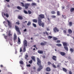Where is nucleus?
Segmentation results:
<instances>
[{"label":"nucleus","mask_w":74,"mask_h":74,"mask_svg":"<svg viewBox=\"0 0 74 74\" xmlns=\"http://www.w3.org/2000/svg\"><path fill=\"white\" fill-rule=\"evenodd\" d=\"M17 39V36L16 35V34H15L14 35V41H15Z\"/></svg>","instance_id":"nucleus-12"},{"label":"nucleus","mask_w":74,"mask_h":74,"mask_svg":"<svg viewBox=\"0 0 74 74\" xmlns=\"http://www.w3.org/2000/svg\"><path fill=\"white\" fill-rule=\"evenodd\" d=\"M70 51H71V52H73L74 51V50L72 48H70Z\"/></svg>","instance_id":"nucleus-32"},{"label":"nucleus","mask_w":74,"mask_h":74,"mask_svg":"<svg viewBox=\"0 0 74 74\" xmlns=\"http://www.w3.org/2000/svg\"><path fill=\"white\" fill-rule=\"evenodd\" d=\"M27 67H30V66H31V65H30V64H27Z\"/></svg>","instance_id":"nucleus-44"},{"label":"nucleus","mask_w":74,"mask_h":74,"mask_svg":"<svg viewBox=\"0 0 74 74\" xmlns=\"http://www.w3.org/2000/svg\"><path fill=\"white\" fill-rule=\"evenodd\" d=\"M4 16H5L6 18H8L9 17V15L7 13H3Z\"/></svg>","instance_id":"nucleus-13"},{"label":"nucleus","mask_w":74,"mask_h":74,"mask_svg":"<svg viewBox=\"0 0 74 74\" xmlns=\"http://www.w3.org/2000/svg\"><path fill=\"white\" fill-rule=\"evenodd\" d=\"M17 9H18V10H21L22 9V8L18 6L17 7Z\"/></svg>","instance_id":"nucleus-28"},{"label":"nucleus","mask_w":74,"mask_h":74,"mask_svg":"<svg viewBox=\"0 0 74 74\" xmlns=\"http://www.w3.org/2000/svg\"><path fill=\"white\" fill-rule=\"evenodd\" d=\"M31 24V22L29 21H28V23H27V26H29Z\"/></svg>","instance_id":"nucleus-25"},{"label":"nucleus","mask_w":74,"mask_h":74,"mask_svg":"<svg viewBox=\"0 0 74 74\" xmlns=\"http://www.w3.org/2000/svg\"><path fill=\"white\" fill-rule=\"evenodd\" d=\"M63 33H64L65 34H66V30H64L63 31Z\"/></svg>","instance_id":"nucleus-48"},{"label":"nucleus","mask_w":74,"mask_h":74,"mask_svg":"<svg viewBox=\"0 0 74 74\" xmlns=\"http://www.w3.org/2000/svg\"><path fill=\"white\" fill-rule=\"evenodd\" d=\"M46 71H51V69L49 67H47L46 68Z\"/></svg>","instance_id":"nucleus-18"},{"label":"nucleus","mask_w":74,"mask_h":74,"mask_svg":"<svg viewBox=\"0 0 74 74\" xmlns=\"http://www.w3.org/2000/svg\"><path fill=\"white\" fill-rule=\"evenodd\" d=\"M56 45H57V46H58V47H61L62 44H56Z\"/></svg>","instance_id":"nucleus-23"},{"label":"nucleus","mask_w":74,"mask_h":74,"mask_svg":"<svg viewBox=\"0 0 74 74\" xmlns=\"http://www.w3.org/2000/svg\"><path fill=\"white\" fill-rule=\"evenodd\" d=\"M57 67H60V65H58L57 66Z\"/></svg>","instance_id":"nucleus-55"},{"label":"nucleus","mask_w":74,"mask_h":74,"mask_svg":"<svg viewBox=\"0 0 74 74\" xmlns=\"http://www.w3.org/2000/svg\"><path fill=\"white\" fill-rule=\"evenodd\" d=\"M27 42L26 40H25L23 41V44H24V48L23 49V51L24 52H26V48H25V47L27 46Z\"/></svg>","instance_id":"nucleus-4"},{"label":"nucleus","mask_w":74,"mask_h":74,"mask_svg":"<svg viewBox=\"0 0 74 74\" xmlns=\"http://www.w3.org/2000/svg\"><path fill=\"white\" fill-rule=\"evenodd\" d=\"M69 74H72V72H71V71H70L69 72Z\"/></svg>","instance_id":"nucleus-46"},{"label":"nucleus","mask_w":74,"mask_h":74,"mask_svg":"<svg viewBox=\"0 0 74 74\" xmlns=\"http://www.w3.org/2000/svg\"><path fill=\"white\" fill-rule=\"evenodd\" d=\"M33 70H35L36 69V67L35 66H34L33 68Z\"/></svg>","instance_id":"nucleus-49"},{"label":"nucleus","mask_w":74,"mask_h":74,"mask_svg":"<svg viewBox=\"0 0 74 74\" xmlns=\"http://www.w3.org/2000/svg\"><path fill=\"white\" fill-rule=\"evenodd\" d=\"M33 26H34V27H37V26L36 25V24L33 23Z\"/></svg>","instance_id":"nucleus-39"},{"label":"nucleus","mask_w":74,"mask_h":74,"mask_svg":"<svg viewBox=\"0 0 74 74\" xmlns=\"http://www.w3.org/2000/svg\"><path fill=\"white\" fill-rule=\"evenodd\" d=\"M47 63L48 64V65H50V64H51V63L50 62H47Z\"/></svg>","instance_id":"nucleus-41"},{"label":"nucleus","mask_w":74,"mask_h":74,"mask_svg":"<svg viewBox=\"0 0 74 74\" xmlns=\"http://www.w3.org/2000/svg\"><path fill=\"white\" fill-rule=\"evenodd\" d=\"M16 23L17 24V25H20V23H19L18 22H16Z\"/></svg>","instance_id":"nucleus-45"},{"label":"nucleus","mask_w":74,"mask_h":74,"mask_svg":"<svg viewBox=\"0 0 74 74\" xmlns=\"http://www.w3.org/2000/svg\"><path fill=\"white\" fill-rule=\"evenodd\" d=\"M19 63L21 64H23L24 62H23V61L21 60L20 61H19Z\"/></svg>","instance_id":"nucleus-19"},{"label":"nucleus","mask_w":74,"mask_h":74,"mask_svg":"<svg viewBox=\"0 0 74 74\" xmlns=\"http://www.w3.org/2000/svg\"><path fill=\"white\" fill-rule=\"evenodd\" d=\"M51 13L52 14H56V12H55V11H52L51 12Z\"/></svg>","instance_id":"nucleus-29"},{"label":"nucleus","mask_w":74,"mask_h":74,"mask_svg":"<svg viewBox=\"0 0 74 74\" xmlns=\"http://www.w3.org/2000/svg\"><path fill=\"white\" fill-rule=\"evenodd\" d=\"M62 70L64 71V72H67V69H66L63 68H62Z\"/></svg>","instance_id":"nucleus-22"},{"label":"nucleus","mask_w":74,"mask_h":74,"mask_svg":"<svg viewBox=\"0 0 74 74\" xmlns=\"http://www.w3.org/2000/svg\"><path fill=\"white\" fill-rule=\"evenodd\" d=\"M22 49L21 48L20 49V52H22Z\"/></svg>","instance_id":"nucleus-56"},{"label":"nucleus","mask_w":74,"mask_h":74,"mask_svg":"<svg viewBox=\"0 0 74 74\" xmlns=\"http://www.w3.org/2000/svg\"><path fill=\"white\" fill-rule=\"evenodd\" d=\"M53 40H58V38L56 37H54L53 38Z\"/></svg>","instance_id":"nucleus-24"},{"label":"nucleus","mask_w":74,"mask_h":74,"mask_svg":"<svg viewBox=\"0 0 74 74\" xmlns=\"http://www.w3.org/2000/svg\"><path fill=\"white\" fill-rule=\"evenodd\" d=\"M53 67H54V68H56V66L55 65H53Z\"/></svg>","instance_id":"nucleus-50"},{"label":"nucleus","mask_w":74,"mask_h":74,"mask_svg":"<svg viewBox=\"0 0 74 74\" xmlns=\"http://www.w3.org/2000/svg\"><path fill=\"white\" fill-rule=\"evenodd\" d=\"M46 34L47 35H48V32H46Z\"/></svg>","instance_id":"nucleus-62"},{"label":"nucleus","mask_w":74,"mask_h":74,"mask_svg":"<svg viewBox=\"0 0 74 74\" xmlns=\"http://www.w3.org/2000/svg\"><path fill=\"white\" fill-rule=\"evenodd\" d=\"M38 52L40 54H42V53H43V51L42 50H38Z\"/></svg>","instance_id":"nucleus-14"},{"label":"nucleus","mask_w":74,"mask_h":74,"mask_svg":"<svg viewBox=\"0 0 74 74\" xmlns=\"http://www.w3.org/2000/svg\"><path fill=\"white\" fill-rule=\"evenodd\" d=\"M34 47H35V48H36V45H34L33 46Z\"/></svg>","instance_id":"nucleus-60"},{"label":"nucleus","mask_w":74,"mask_h":74,"mask_svg":"<svg viewBox=\"0 0 74 74\" xmlns=\"http://www.w3.org/2000/svg\"><path fill=\"white\" fill-rule=\"evenodd\" d=\"M73 32V31L71 29H69L68 30V33H69L70 34H71L72 33V32Z\"/></svg>","instance_id":"nucleus-20"},{"label":"nucleus","mask_w":74,"mask_h":74,"mask_svg":"<svg viewBox=\"0 0 74 74\" xmlns=\"http://www.w3.org/2000/svg\"><path fill=\"white\" fill-rule=\"evenodd\" d=\"M43 58H45V56H43Z\"/></svg>","instance_id":"nucleus-63"},{"label":"nucleus","mask_w":74,"mask_h":74,"mask_svg":"<svg viewBox=\"0 0 74 74\" xmlns=\"http://www.w3.org/2000/svg\"><path fill=\"white\" fill-rule=\"evenodd\" d=\"M27 1H32L33 0H27Z\"/></svg>","instance_id":"nucleus-51"},{"label":"nucleus","mask_w":74,"mask_h":74,"mask_svg":"<svg viewBox=\"0 0 74 74\" xmlns=\"http://www.w3.org/2000/svg\"><path fill=\"white\" fill-rule=\"evenodd\" d=\"M72 24H73V23H72V22H70L69 23V25L70 26H72Z\"/></svg>","instance_id":"nucleus-31"},{"label":"nucleus","mask_w":74,"mask_h":74,"mask_svg":"<svg viewBox=\"0 0 74 74\" xmlns=\"http://www.w3.org/2000/svg\"><path fill=\"white\" fill-rule=\"evenodd\" d=\"M10 45H12V43L10 42Z\"/></svg>","instance_id":"nucleus-57"},{"label":"nucleus","mask_w":74,"mask_h":74,"mask_svg":"<svg viewBox=\"0 0 74 74\" xmlns=\"http://www.w3.org/2000/svg\"><path fill=\"white\" fill-rule=\"evenodd\" d=\"M23 12H24L25 14H28V12H27L25 10H24Z\"/></svg>","instance_id":"nucleus-30"},{"label":"nucleus","mask_w":74,"mask_h":74,"mask_svg":"<svg viewBox=\"0 0 74 74\" xmlns=\"http://www.w3.org/2000/svg\"><path fill=\"white\" fill-rule=\"evenodd\" d=\"M46 44H47V42H44V43L42 42L40 43V45L43 46H44L45 45H46Z\"/></svg>","instance_id":"nucleus-15"},{"label":"nucleus","mask_w":74,"mask_h":74,"mask_svg":"<svg viewBox=\"0 0 74 74\" xmlns=\"http://www.w3.org/2000/svg\"><path fill=\"white\" fill-rule=\"evenodd\" d=\"M21 4L22 5V7H25V5L24 4V3L23 2H21Z\"/></svg>","instance_id":"nucleus-34"},{"label":"nucleus","mask_w":74,"mask_h":74,"mask_svg":"<svg viewBox=\"0 0 74 74\" xmlns=\"http://www.w3.org/2000/svg\"><path fill=\"white\" fill-rule=\"evenodd\" d=\"M60 54L62 56H66V53L64 52H60Z\"/></svg>","instance_id":"nucleus-10"},{"label":"nucleus","mask_w":74,"mask_h":74,"mask_svg":"<svg viewBox=\"0 0 74 74\" xmlns=\"http://www.w3.org/2000/svg\"><path fill=\"white\" fill-rule=\"evenodd\" d=\"M28 12L29 14H32V12L30 11V10H28Z\"/></svg>","instance_id":"nucleus-43"},{"label":"nucleus","mask_w":74,"mask_h":74,"mask_svg":"<svg viewBox=\"0 0 74 74\" xmlns=\"http://www.w3.org/2000/svg\"><path fill=\"white\" fill-rule=\"evenodd\" d=\"M62 44L65 50L67 52L69 51V48L67 47V43L66 42H62Z\"/></svg>","instance_id":"nucleus-3"},{"label":"nucleus","mask_w":74,"mask_h":74,"mask_svg":"<svg viewBox=\"0 0 74 74\" xmlns=\"http://www.w3.org/2000/svg\"><path fill=\"white\" fill-rule=\"evenodd\" d=\"M30 5V3H26L25 4L24 7L25 9H27Z\"/></svg>","instance_id":"nucleus-5"},{"label":"nucleus","mask_w":74,"mask_h":74,"mask_svg":"<svg viewBox=\"0 0 74 74\" xmlns=\"http://www.w3.org/2000/svg\"><path fill=\"white\" fill-rule=\"evenodd\" d=\"M56 17V16L55 15H52L51 16V18H55Z\"/></svg>","instance_id":"nucleus-42"},{"label":"nucleus","mask_w":74,"mask_h":74,"mask_svg":"<svg viewBox=\"0 0 74 74\" xmlns=\"http://www.w3.org/2000/svg\"><path fill=\"white\" fill-rule=\"evenodd\" d=\"M7 2H10V0H5Z\"/></svg>","instance_id":"nucleus-54"},{"label":"nucleus","mask_w":74,"mask_h":74,"mask_svg":"<svg viewBox=\"0 0 74 74\" xmlns=\"http://www.w3.org/2000/svg\"><path fill=\"white\" fill-rule=\"evenodd\" d=\"M10 32H9L8 34L9 37H10V36H12V34H10Z\"/></svg>","instance_id":"nucleus-40"},{"label":"nucleus","mask_w":74,"mask_h":74,"mask_svg":"<svg viewBox=\"0 0 74 74\" xmlns=\"http://www.w3.org/2000/svg\"><path fill=\"white\" fill-rule=\"evenodd\" d=\"M0 67H3V65H0Z\"/></svg>","instance_id":"nucleus-58"},{"label":"nucleus","mask_w":74,"mask_h":74,"mask_svg":"<svg viewBox=\"0 0 74 74\" xmlns=\"http://www.w3.org/2000/svg\"><path fill=\"white\" fill-rule=\"evenodd\" d=\"M57 15L58 16H60V12L59 11H58L57 12Z\"/></svg>","instance_id":"nucleus-27"},{"label":"nucleus","mask_w":74,"mask_h":74,"mask_svg":"<svg viewBox=\"0 0 74 74\" xmlns=\"http://www.w3.org/2000/svg\"><path fill=\"white\" fill-rule=\"evenodd\" d=\"M32 5L33 6V5H37V4L36 3H33L32 4Z\"/></svg>","instance_id":"nucleus-35"},{"label":"nucleus","mask_w":74,"mask_h":74,"mask_svg":"<svg viewBox=\"0 0 74 74\" xmlns=\"http://www.w3.org/2000/svg\"><path fill=\"white\" fill-rule=\"evenodd\" d=\"M47 31H49V28H47Z\"/></svg>","instance_id":"nucleus-53"},{"label":"nucleus","mask_w":74,"mask_h":74,"mask_svg":"<svg viewBox=\"0 0 74 74\" xmlns=\"http://www.w3.org/2000/svg\"><path fill=\"white\" fill-rule=\"evenodd\" d=\"M62 9H64V7L63 6L62 7Z\"/></svg>","instance_id":"nucleus-64"},{"label":"nucleus","mask_w":74,"mask_h":74,"mask_svg":"<svg viewBox=\"0 0 74 74\" xmlns=\"http://www.w3.org/2000/svg\"><path fill=\"white\" fill-rule=\"evenodd\" d=\"M70 11H71V12H73V11H74V8H71V9Z\"/></svg>","instance_id":"nucleus-26"},{"label":"nucleus","mask_w":74,"mask_h":74,"mask_svg":"<svg viewBox=\"0 0 74 74\" xmlns=\"http://www.w3.org/2000/svg\"><path fill=\"white\" fill-rule=\"evenodd\" d=\"M33 22L35 23H37V19H34L32 20Z\"/></svg>","instance_id":"nucleus-17"},{"label":"nucleus","mask_w":74,"mask_h":74,"mask_svg":"<svg viewBox=\"0 0 74 74\" xmlns=\"http://www.w3.org/2000/svg\"><path fill=\"white\" fill-rule=\"evenodd\" d=\"M4 37L5 38V39H7V36H4Z\"/></svg>","instance_id":"nucleus-47"},{"label":"nucleus","mask_w":74,"mask_h":74,"mask_svg":"<svg viewBox=\"0 0 74 74\" xmlns=\"http://www.w3.org/2000/svg\"><path fill=\"white\" fill-rule=\"evenodd\" d=\"M52 38V36H49L48 37V38H49L50 39H51V38Z\"/></svg>","instance_id":"nucleus-37"},{"label":"nucleus","mask_w":74,"mask_h":74,"mask_svg":"<svg viewBox=\"0 0 74 74\" xmlns=\"http://www.w3.org/2000/svg\"><path fill=\"white\" fill-rule=\"evenodd\" d=\"M45 19V16L44 15L41 14L39 15V17H38V24L40 26H42L44 27V23H42V19Z\"/></svg>","instance_id":"nucleus-1"},{"label":"nucleus","mask_w":74,"mask_h":74,"mask_svg":"<svg viewBox=\"0 0 74 74\" xmlns=\"http://www.w3.org/2000/svg\"><path fill=\"white\" fill-rule=\"evenodd\" d=\"M53 31L54 33H56V32H58L59 31V29L57 27H55L53 29Z\"/></svg>","instance_id":"nucleus-6"},{"label":"nucleus","mask_w":74,"mask_h":74,"mask_svg":"<svg viewBox=\"0 0 74 74\" xmlns=\"http://www.w3.org/2000/svg\"><path fill=\"white\" fill-rule=\"evenodd\" d=\"M18 42L17 43H18V44H21V39H20V38H19V37L18 38Z\"/></svg>","instance_id":"nucleus-21"},{"label":"nucleus","mask_w":74,"mask_h":74,"mask_svg":"<svg viewBox=\"0 0 74 74\" xmlns=\"http://www.w3.org/2000/svg\"><path fill=\"white\" fill-rule=\"evenodd\" d=\"M7 7H10V5H7Z\"/></svg>","instance_id":"nucleus-61"},{"label":"nucleus","mask_w":74,"mask_h":74,"mask_svg":"<svg viewBox=\"0 0 74 74\" xmlns=\"http://www.w3.org/2000/svg\"><path fill=\"white\" fill-rule=\"evenodd\" d=\"M56 43H60V40H58L56 41Z\"/></svg>","instance_id":"nucleus-38"},{"label":"nucleus","mask_w":74,"mask_h":74,"mask_svg":"<svg viewBox=\"0 0 74 74\" xmlns=\"http://www.w3.org/2000/svg\"><path fill=\"white\" fill-rule=\"evenodd\" d=\"M51 58L52 59H53V60H54V61H56L57 59V57L56 56H53Z\"/></svg>","instance_id":"nucleus-8"},{"label":"nucleus","mask_w":74,"mask_h":74,"mask_svg":"<svg viewBox=\"0 0 74 74\" xmlns=\"http://www.w3.org/2000/svg\"><path fill=\"white\" fill-rule=\"evenodd\" d=\"M37 64L39 67V68L37 69V71H40L43 69V66L41 65V60L39 58H37Z\"/></svg>","instance_id":"nucleus-2"},{"label":"nucleus","mask_w":74,"mask_h":74,"mask_svg":"<svg viewBox=\"0 0 74 74\" xmlns=\"http://www.w3.org/2000/svg\"><path fill=\"white\" fill-rule=\"evenodd\" d=\"M27 22L26 21H25V22H23V23H27Z\"/></svg>","instance_id":"nucleus-52"},{"label":"nucleus","mask_w":74,"mask_h":74,"mask_svg":"<svg viewBox=\"0 0 74 74\" xmlns=\"http://www.w3.org/2000/svg\"><path fill=\"white\" fill-rule=\"evenodd\" d=\"M15 28L16 31L18 32L21 34V32H20V30H19V27L18 26H15Z\"/></svg>","instance_id":"nucleus-7"},{"label":"nucleus","mask_w":74,"mask_h":74,"mask_svg":"<svg viewBox=\"0 0 74 74\" xmlns=\"http://www.w3.org/2000/svg\"><path fill=\"white\" fill-rule=\"evenodd\" d=\"M29 63L30 64H32V63H33V60H31L29 62Z\"/></svg>","instance_id":"nucleus-33"},{"label":"nucleus","mask_w":74,"mask_h":74,"mask_svg":"<svg viewBox=\"0 0 74 74\" xmlns=\"http://www.w3.org/2000/svg\"><path fill=\"white\" fill-rule=\"evenodd\" d=\"M27 29H25L24 30V32H26Z\"/></svg>","instance_id":"nucleus-59"},{"label":"nucleus","mask_w":74,"mask_h":74,"mask_svg":"<svg viewBox=\"0 0 74 74\" xmlns=\"http://www.w3.org/2000/svg\"><path fill=\"white\" fill-rule=\"evenodd\" d=\"M17 18L18 19H20L21 20L23 19V17H22V16L18 15L17 17Z\"/></svg>","instance_id":"nucleus-11"},{"label":"nucleus","mask_w":74,"mask_h":74,"mask_svg":"<svg viewBox=\"0 0 74 74\" xmlns=\"http://www.w3.org/2000/svg\"><path fill=\"white\" fill-rule=\"evenodd\" d=\"M31 58L33 61H34V62H36V58H35L34 56H32Z\"/></svg>","instance_id":"nucleus-16"},{"label":"nucleus","mask_w":74,"mask_h":74,"mask_svg":"<svg viewBox=\"0 0 74 74\" xmlns=\"http://www.w3.org/2000/svg\"><path fill=\"white\" fill-rule=\"evenodd\" d=\"M7 21L8 23V26L10 27H11L12 26V25H11V22L10 21H9L8 20H7Z\"/></svg>","instance_id":"nucleus-9"},{"label":"nucleus","mask_w":74,"mask_h":74,"mask_svg":"<svg viewBox=\"0 0 74 74\" xmlns=\"http://www.w3.org/2000/svg\"><path fill=\"white\" fill-rule=\"evenodd\" d=\"M28 56L27 55H26L25 56V58L26 59H27V58H28Z\"/></svg>","instance_id":"nucleus-36"}]
</instances>
